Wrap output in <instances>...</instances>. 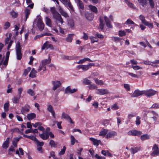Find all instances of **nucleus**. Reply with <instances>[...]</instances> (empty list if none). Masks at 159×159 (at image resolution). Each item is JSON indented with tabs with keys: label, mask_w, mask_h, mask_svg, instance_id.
<instances>
[{
	"label": "nucleus",
	"mask_w": 159,
	"mask_h": 159,
	"mask_svg": "<svg viewBox=\"0 0 159 159\" xmlns=\"http://www.w3.org/2000/svg\"><path fill=\"white\" fill-rule=\"evenodd\" d=\"M51 11L52 14L53 18L55 20L56 24L60 27L64 22L61 15L56 11L55 8L54 7H51Z\"/></svg>",
	"instance_id": "1"
},
{
	"label": "nucleus",
	"mask_w": 159,
	"mask_h": 159,
	"mask_svg": "<svg viewBox=\"0 0 159 159\" xmlns=\"http://www.w3.org/2000/svg\"><path fill=\"white\" fill-rule=\"evenodd\" d=\"M34 25L36 24L39 30L42 31L44 27V25L42 21L41 17L38 16L35 19L33 23Z\"/></svg>",
	"instance_id": "2"
},
{
	"label": "nucleus",
	"mask_w": 159,
	"mask_h": 159,
	"mask_svg": "<svg viewBox=\"0 0 159 159\" xmlns=\"http://www.w3.org/2000/svg\"><path fill=\"white\" fill-rule=\"evenodd\" d=\"M9 55L10 52L8 51L7 52L6 57H3L2 58V55L0 54V66L2 64L5 66H6L7 65L8 63Z\"/></svg>",
	"instance_id": "3"
},
{
	"label": "nucleus",
	"mask_w": 159,
	"mask_h": 159,
	"mask_svg": "<svg viewBox=\"0 0 159 159\" xmlns=\"http://www.w3.org/2000/svg\"><path fill=\"white\" fill-rule=\"evenodd\" d=\"M94 65V64L92 63H89L87 65H80L77 66V68L78 69H81L83 71H85L90 68L92 66Z\"/></svg>",
	"instance_id": "4"
},
{
	"label": "nucleus",
	"mask_w": 159,
	"mask_h": 159,
	"mask_svg": "<svg viewBox=\"0 0 159 159\" xmlns=\"http://www.w3.org/2000/svg\"><path fill=\"white\" fill-rule=\"evenodd\" d=\"M152 152L151 155L152 157H155L159 155V148L157 145L154 144L152 148Z\"/></svg>",
	"instance_id": "5"
},
{
	"label": "nucleus",
	"mask_w": 159,
	"mask_h": 159,
	"mask_svg": "<svg viewBox=\"0 0 159 159\" xmlns=\"http://www.w3.org/2000/svg\"><path fill=\"white\" fill-rule=\"evenodd\" d=\"M104 19L105 21L106 25L109 28H112V26L111 24L109 21V19L111 20H113V16L111 15H110L108 18L106 16H104Z\"/></svg>",
	"instance_id": "6"
},
{
	"label": "nucleus",
	"mask_w": 159,
	"mask_h": 159,
	"mask_svg": "<svg viewBox=\"0 0 159 159\" xmlns=\"http://www.w3.org/2000/svg\"><path fill=\"white\" fill-rule=\"evenodd\" d=\"M144 94L148 97L154 95L156 93V91L152 89L143 90Z\"/></svg>",
	"instance_id": "7"
},
{
	"label": "nucleus",
	"mask_w": 159,
	"mask_h": 159,
	"mask_svg": "<svg viewBox=\"0 0 159 159\" xmlns=\"http://www.w3.org/2000/svg\"><path fill=\"white\" fill-rule=\"evenodd\" d=\"M20 138L16 137L14 138L12 141V144L13 146L11 147V152H14L15 151V148L16 147L17 143L19 141Z\"/></svg>",
	"instance_id": "8"
},
{
	"label": "nucleus",
	"mask_w": 159,
	"mask_h": 159,
	"mask_svg": "<svg viewBox=\"0 0 159 159\" xmlns=\"http://www.w3.org/2000/svg\"><path fill=\"white\" fill-rule=\"evenodd\" d=\"M143 94V90L140 91L139 89H137L131 95V97L133 98L137 97Z\"/></svg>",
	"instance_id": "9"
},
{
	"label": "nucleus",
	"mask_w": 159,
	"mask_h": 159,
	"mask_svg": "<svg viewBox=\"0 0 159 159\" xmlns=\"http://www.w3.org/2000/svg\"><path fill=\"white\" fill-rule=\"evenodd\" d=\"M129 135L133 136H139L142 134V132L135 130H132L128 132Z\"/></svg>",
	"instance_id": "10"
},
{
	"label": "nucleus",
	"mask_w": 159,
	"mask_h": 159,
	"mask_svg": "<svg viewBox=\"0 0 159 159\" xmlns=\"http://www.w3.org/2000/svg\"><path fill=\"white\" fill-rule=\"evenodd\" d=\"M52 83L53 85L52 89L53 91H55L61 85V82L58 80L53 81Z\"/></svg>",
	"instance_id": "11"
},
{
	"label": "nucleus",
	"mask_w": 159,
	"mask_h": 159,
	"mask_svg": "<svg viewBox=\"0 0 159 159\" xmlns=\"http://www.w3.org/2000/svg\"><path fill=\"white\" fill-rule=\"evenodd\" d=\"M96 92L98 94L103 95L108 93L109 91L107 89H97Z\"/></svg>",
	"instance_id": "12"
},
{
	"label": "nucleus",
	"mask_w": 159,
	"mask_h": 159,
	"mask_svg": "<svg viewBox=\"0 0 159 159\" xmlns=\"http://www.w3.org/2000/svg\"><path fill=\"white\" fill-rule=\"evenodd\" d=\"M61 1L66 7H69L72 10H73V7L71 5L69 0H61Z\"/></svg>",
	"instance_id": "13"
},
{
	"label": "nucleus",
	"mask_w": 159,
	"mask_h": 159,
	"mask_svg": "<svg viewBox=\"0 0 159 159\" xmlns=\"http://www.w3.org/2000/svg\"><path fill=\"white\" fill-rule=\"evenodd\" d=\"M47 109L48 111L51 113L53 118L55 119L56 118L55 113L52 106L50 105H48L47 106Z\"/></svg>",
	"instance_id": "14"
},
{
	"label": "nucleus",
	"mask_w": 159,
	"mask_h": 159,
	"mask_svg": "<svg viewBox=\"0 0 159 159\" xmlns=\"http://www.w3.org/2000/svg\"><path fill=\"white\" fill-rule=\"evenodd\" d=\"M77 89H71L70 87H67L65 90V92L66 93H72L76 92L77 91Z\"/></svg>",
	"instance_id": "15"
},
{
	"label": "nucleus",
	"mask_w": 159,
	"mask_h": 159,
	"mask_svg": "<svg viewBox=\"0 0 159 159\" xmlns=\"http://www.w3.org/2000/svg\"><path fill=\"white\" fill-rule=\"evenodd\" d=\"M62 118L66 119L69 121V122L72 124L74 123L70 117L68 115H67L66 114L65 112H64L62 113Z\"/></svg>",
	"instance_id": "16"
},
{
	"label": "nucleus",
	"mask_w": 159,
	"mask_h": 159,
	"mask_svg": "<svg viewBox=\"0 0 159 159\" xmlns=\"http://www.w3.org/2000/svg\"><path fill=\"white\" fill-rule=\"evenodd\" d=\"M7 38L5 40V44H8L7 49L9 50L10 48V33H7L6 34Z\"/></svg>",
	"instance_id": "17"
},
{
	"label": "nucleus",
	"mask_w": 159,
	"mask_h": 159,
	"mask_svg": "<svg viewBox=\"0 0 159 159\" xmlns=\"http://www.w3.org/2000/svg\"><path fill=\"white\" fill-rule=\"evenodd\" d=\"M89 140L92 141L93 144L96 146H98L99 144H101V142L100 140H97L93 138H90Z\"/></svg>",
	"instance_id": "18"
},
{
	"label": "nucleus",
	"mask_w": 159,
	"mask_h": 159,
	"mask_svg": "<svg viewBox=\"0 0 159 159\" xmlns=\"http://www.w3.org/2000/svg\"><path fill=\"white\" fill-rule=\"evenodd\" d=\"M50 130V128H47L46 129L45 134H39L40 137L43 139L45 140L48 138V133H47V131Z\"/></svg>",
	"instance_id": "19"
},
{
	"label": "nucleus",
	"mask_w": 159,
	"mask_h": 159,
	"mask_svg": "<svg viewBox=\"0 0 159 159\" xmlns=\"http://www.w3.org/2000/svg\"><path fill=\"white\" fill-rule=\"evenodd\" d=\"M45 22L46 24L48 26L52 27V23L51 19L48 16H46L45 18Z\"/></svg>",
	"instance_id": "20"
},
{
	"label": "nucleus",
	"mask_w": 159,
	"mask_h": 159,
	"mask_svg": "<svg viewBox=\"0 0 159 159\" xmlns=\"http://www.w3.org/2000/svg\"><path fill=\"white\" fill-rule=\"evenodd\" d=\"M117 135L116 133L114 131L109 132L106 136L107 138H110Z\"/></svg>",
	"instance_id": "21"
},
{
	"label": "nucleus",
	"mask_w": 159,
	"mask_h": 159,
	"mask_svg": "<svg viewBox=\"0 0 159 159\" xmlns=\"http://www.w3.org/2000/svg\"><path fill=\"white\" fill-rule=\"evenodd\" d=\"M53 48L52 46L48 42H46L43 45L42 47V49L43 50L45 48H51L52 49Z\"/></svg>",
	"instance_id": "22"
},
{
	"label": "nucleus",
	"mask_w": 159,
	"mask_h": 159,
	"mask_svg": "<svg viewBox=\"0 0 159 159\" xmlns=\"http://www.w3.org/2000/svg\"><path fill=\"white\" fill-rule=\"evenodd\" d=\"M30 107L28 105H26L22 108L21 109V111L23 114L28 112L29 111Z\"/></svg>",
	"instance_id": "23"
},
{
	"label": "nucleus",
	"mask_w": 159,
	"mask_h": 159,
	"mask_svg": "<svg viewBox=\"0 0 159 159\" xmlns=\"http://www.w3.org/2000/svg\"><path fill=\"white\" fill-rule=\"evenodd\" d=\"M85 18L89 20H91L93 18V15L91 13H89L88 12H85Z\"/></svg>",
	"instance_id": "24"
},
{
	"label": "nucleus",
	"mask_w": 159,
	"mask_h": 159,
	"mask_svg": "<svg viewBox=\"0 0 159 159\" xmlns=\"http://www.w3.org/2000/svg\"><path fill=\"white\" fill-rule=\"evenodd\" d=\"M58 9L59 11L63 16L66 18L68 17L69 16L68 14L66 12L64 11L60 6L59 7Z\"/></svg>",
	"instance_id": "25"
},
{
	"label": "nucleus",
	"mask_w": 159,
	"mask_h": 159,
	"mask_svg": "<svg viewBox=\"0 0 159 159\" xmlns=\"http://www.w3.org/2000/svg\"><path fill=\"white\" fill-rule=\"evenodd\" d=\"M30 10L27 8H26L25 10V18L24 20L26 21L29 15L30 14Z\"/></svg>",
	"instance_id": "26"
},
{
	"label": "nucleus",
	"mask_w": 159,
	"mask_h": 159,
	"mask_svg": "<svg viewBox=\"0 0 159 159\" xmlns=\"http://www.w3.org/2000/svg\"><path fill=\"white\" fill-rule=\"evenodd\" d=\"M9 145V138H7L6 141L4 142L3 145L2 147L3 148L6 149L8 147Z\"/></svg>",
	"instance_id": "27"
},
{
	"label": "nucleus",
	"mask_w": 159,
	"mask_h": 159,
	"mask_svg": "<svg viewBox=\"0 0 159 159\" xmlns=\"http://www.w3.org/2000/svg\"><path fill=\"white\" fill-rule=\"evenodd\" d=\"M46 66L44 65L43 64L40 63L39 65V68H38V71L39 72L41 70H43V71H45L46 70Z\"/></svg>",
	"instance_id": "28"
},
{
	"label": "nucleus",
	"mask_w": 159,
	"mask_h": 159,
	"mask_svg": "<svg viewBox=\"0 0 159 159\" xmlns=\"http://www.w3.org/2000/svg\"><path fill=\"white\" fill-rule=\"evenodd\" d=\"M108 132V130L107 129H102L100 131L99 135L104 137L107 134Z\"/></svg>",
	"instance_id": "29"
},
{
	"label": "nucleus",
	"mask_w": 159,
	"mask_h": 159,
	"mask_svg": "<svg viewBox=\"0 0 159 159\" xmlns=\"http://www.w3.org/2000/svg\"><path fill=\"white\" fill-rule=\"evenodd\" d=\"M37 72L34 68L32 69L30 75L29 77L32 78L36 77V75Z\"/></svg>",
	"instance_id": "30"
},
{
	"label": "nucleus",
	"mask_w": 159,
	"mask_h": 159,
	"mask_svg": "<svg viewBox=\"0 0 159 159\" xmlns=\"http://www.w3.org/2000/svg\"><path fill=\"white\" fill-rule=\"evenodd\" d=\"M92 61L88 58H85L84 59L80 60L78 61L77 62V63L78 64H82L84 63L86 61Z\"/></svg>",
	"instance_id": "31"
},
{
	"label": "nucleus",
	"mask_w": 159,
	"mask_h": 159,
	"mask_svg": "<svg viewBox=\"0 0 159 159\" xmlns=\"http://www.w3.org/2000/svg\"><path fill=\"white\" fill-rule=\"evenodd\" d=\"M21 97L17 96H14L12 99V101L14 103H17L19 101V99Z\"/></svg>",
	"instance_id": "32"
},
{
	"label": "nucleus",
	"mask_w": 159,
	"mask_h": 159,
	"mask_svg": "<svg viewBox=\"0 0 159 159\" xmlns=\"http://www.w3.org/2000/svg\"><path fill=\"white\" fill-rule=\"evenodd\" d=\"M150 136L148 134H144L141 135L140 137L141 139L142 140H145L148 139L150 138Z\"/></svg>",
	"instance_id": "33"
},
{
	"label": "nucleus",
	"mask_w": 159,
	"mask_h": 159,
	"mask_svg": "<svg viewBox=\"0 0 159 159\" xmlns=\"http://www.w3.org/2000/svg\"><path fill=\"white\" fill-rule=\"evenodd\" d=\"M74 35L73 34H69L66 38V41L69 43L71 42L73 39V37Z\"/></svg>",
	"instance_id": "34"
},
{
	"label": "nucleus",
	"mask_w": 159,
	"mask_h": 159,
	"mask_svg": "<svg viewBox=\"0 0 159 159\" xmlns=\"http://www.w3.org/2000/svg\"><path fill=\"white\" fill-rule=\"evenodd\" d=\"M139 150V147H135L134 148H132L130 150V152L131 154H134L136 153Z\"/></svg>",
	"instance_id": "35"
},
{
	"label": "nucleus",
	"mask_w": 159,
	"mask_h": 159,
	"mask_svg": "<svg viewBox=\"0 0 159 159\" xmlns=\"http://www.w3.org/2000/svg\"><path fill=\"white\" fill-rule=\"evenodd\" d=\"M36 117V115L34 113H31L27 115V117L29 120H31Z\"/></svg>",
	"instance_id": "36"
},
{
	"label": "nucleus",
	"mask_w": 159,
	"mask_h": 159,
	"mask_svg": "<svg viewBox=\"0 0 159 159\" xmlns=\"http://www.w3.org/2000/svg\"><path fill=\"white\" fill-rule=\"evenodd\" d=\"M20 27V25L19 24H17L16 25H15L14 26V30L15 31H16L15 32V35L16 36L18 35V32L17 31L19 29V27Z\"/></svg>",
	"instance_id": "37"
},
{
	"label": "nucleus",
	"mask_w": 159,
	"mask_h": 159,
	"mask_svg": "<svg viewBox=\"0 0 159 159\" xmlns=\"http://www.w3.org/2000/svg\"><path fill=\"white\" fill-rule=\"evenodd\" d=\"M27 93L30 95L32 96L35 95V93L34 91L31 89H29L27 90Z\"/></svg>",
	"instance_id": "38"
},
{
	"label": "nucleus",
	"mask_w": 159,
	"mask_h": 159,
	"mask_svg": "<svg viewBox=\"0 0 159 159\" xmlns=\"http://www.w3.org/2000/svg\"><path fill=\"white\" fill-rule=\"evenodd\" d=\"M151 113L153 115V116H152L151 118L153 119V121L155 122L157 120V117L158 116V115L154 111H152Z\"/></svg>",
	"instance_id": "39"
},
{
	"label": "nucleus",
	"mask_w": 159,
	"mask_h": 159,
	"mask_svg": "<svg viewBox=\"0 0 159 159\" xmlns=\"http://www.w3.org/2000/svg\"><path fill=\"white\" fill-rule=\"evenodd\" d=\"M89 8L93 11L95 13L97 12L98 10L97 8L94 6L91 5H90L88 6Z\"/></svg>",
	"instance_id": "40"
},
{
	"label": "nucleus",
	"mask_w": 159,
	"mask_h": 159,
	"mask_svg": "<svg viewBox=\"0 0 159 159\" xmlns=\"http://www.w3.org/2000/svg\"><path fill=\"white\" fill-rule=\"evenodd\" d=\"M26 2L28 7H30L31 8L33 7L34 3H32L31 0H26Z\"/></svg>",
	"instance_id": "41"
},
{
	"label": "nucleus",
	"mask_w": 159,
	"mask_h": 159,
	"mask_svg": "<svg viewBox=\"0 0 159 159\" xmlns=\"http://www.w3.org/2000/svg\"><path fill=\"white\" fill-rule=\"evenodd\" d=\"M95 83L100 85H102L104 84V82L101 80H99L98 79L94 78V79Z\"/></svg>",
	"instance_id": "42"
},
{
	"label": "nucleus",
	"mask_w": 159,
	"mask_h": 159,
	"mask_svg": "<svg viewBox=\"0 0 159 159\" xmlns=\"http://www.w3.org/2000/svg\"><path fill=\"white\" fill-rule=\"evenodd\" d=\"M138 2L143 7H145L147 4L146 0H138Z\"/></svg>",
	"instance_id": "43"
},
{
	"label": "nucleus",
	"mask_w": 159,
	"mask_h": 159,
	"mask_svg": "<svg viewBox=\"0 0 159 159\" xmlns=\"http://www.w3.org/2000/svg\"><path fill=\"white\" fill-rule=\"evenodd\" d=\"M50 61L51 60L49 58L48 59H46L42 61L41 63L46 66L47 64L49 63L50 62Z\"/></svg>",
	"instance_id": "44"
},
{
	"label": "nucleus",
	"mask_w": 159,
	"mask_h": 159,
	"mask_svg": "<svg viewBox=\"0 0 159 159\" xmlns=\"http://www.w3.org/2000/svg\"><path fill=\"white\" fill-rule=\"evenodd\" d=\"M62 58L63 59L71 60L73 59V57L71 56L63 55L62 56Z\"/></svg>",
	"instance_id": "45"
},
{
	"label": "nucleus",
	"mask_w": 159,
	"mask_h": 159,
	"mask_svg": "<svg viewBox=\"0 0 159 159\" xmlns=\"http://www.w3.org/2000/svg\"><path fill=\"white\" fill-rule=\"evenodd\" d=\"M9 102L7 101V103H5L4 105V108L5 111H8V108L9 106Z\"/></svg>",
	"instance_id": "46"
},
{
	"label": "nucleus",
	"mask_w": 159,
	"mask_h": 159,
	"mask_svg": "<svg viewBox=\"0 0 159 159\" xmlns=\"http://www.w3.org/2000/svg\"><path fill=\"white\" fill-rule=\"evenodd\" d=\"M70 142L71 145H73L75 142H77V141L75 139L73 136L71 135L70 136Z\"/></svg>",
	"instance_id": "47"
},
{
	"label": "nucleus",
	"mask_w": 159,
	"mask_h": 159,
	"mask_svg": "<svg viewBox=\"0 0 159 159\" xmlns=\"http://www.w3.org/2000/svg\"><path fill=\"white\" fill-rule=\"evenodd\" d=\"M20 44L19 42H17L16 44V51H21Z\"/></svg>",
	"instance_id": "48"
},
{
	"label": "nucleus",
	"mask_w": 159,
	"mask_h": 159,
	"mask_svg": "<svg viewBox=\"0 0 159 159\" xmlns=\"http://www.w3.org/2000/svg\"><path fill=\"white\" fill-rule=\"evenodd\" d=\"M66 149V147L65 146H63L62 149L61 150L60 152L58 153V155H61L64 154L65 152Z\"/></svg>",
	"instance_id": "49"
},
{
	"label": "nucleus",
	"mask_w": 159,
	"mask_h": 159,
	"mask_svg": "<svg viewBox=\"0 0 159 159\" xmlns=\"http://www.w3.org/2000/svg\"><path fill=\"white\" fill-rule=\"evenodd\" d=\"M143 63L146 65H150L152 66H154V62L150 61H143Z\"/></svg>",
	"instance_id": "50"
},
{
	"label": "nucleus",
	"mask_w": 159,
	"mask_h": 159,
	"mask_svg": "<svg viewBox=\"0 0 159 159\" xmlns=\"http://www.w3.org/2000/svg\"><path fill=\"white\" fill-rule=\"evenodd\" d=\"M31 68L30 67H29L27 69H25L24 70L23 75L24 76H26L28 74V73L31 70Z\"/></svg>",
	"instance_id": "51"
},
{
	"label": "nucleus",
	"mask_w": 159,
	"mask_h": 159,
	"mask_svg": "<svg viewBox=\"0 0 159 159\" xmlns=\"http://www.w3.org/2000/svg\"><path fill=\"white\" fill-rule=\"evenodd\" d=\"M132 68L134 70H139L142 69V67L137 65H132Z\"/></svg>",
	"instance_id": "52"
},
{
	"label": "nucleus",
	"mask_w": 159,
	"mask_h": 159,
	"mask_svg": "<svg viewBox=\"0 0 159 159\" xmlns=\"http://www.w3.org/2000/svg\"><path fill=\"white\" fill-rule=\"evenodd\" d=\"M90 38L91 40L92 43H93L94 42H97L98 41V39L96 37L91 36L90 37Z\"/></svg>",
	"instance_id": "53"
},
{
	"label": "nucleus",
	"mask_w": 159,
	"mask_h": 159,
	"mask_svg": "<svg viewBox=\"0 0 159 159\" xmlns=\"http://www.w3.org/2000/svg\"><path fill=\"white\" fill-rule=\"evenodd\" d=\"M16 52L17 59L18 60L21 59L22 57V54L21 51H16Z\"/></svg>",
	"instance_id": "54"
},
{
	"label": "nucleus",
	"mask_w": 159,
	"mask_h": 159,
	"mask_svg": "<svg viewBox=\"0 0 159 159\" xmlns=\"http://www.w3.org/2000/svg\"><path fill=\"white\" fill-rule=\"evenodd\" d=\"M35 143L38 146H40L41 147L43 145L44 143L43 142H39V141L37 139L36 141L35 142Z\"/></svg>",
	"instance_id": "55"
},
{
	"label": "nucleus",
	"mask_w": 159,
	"mask_h": 159,
	"mask_svg": "<svg viewBox=\"0 0 159 159\" xmlns=\"http://www.w3.org/2000/svg\"><path fill=\"white\" fill-rule=\"evenodd\" d=\"M53 123L54 124H56V123H57V125L58 128L59 129H62V127L61 125V121H59L58 122L57 121H53Z\"/></svg>",
	"instance_id": "56"
},
{
	"label": "nucleus",
	"mask_w": 159,
	"mask_h": 159,
	"mask_svg": "<svg viewBox=\"0 0 159 159\" xmlns=\"http://www.w3.org/2000/svg\"><path fill=\"white\" fill-rule=\"evenodd\" d=\"M125 2L126 4L130 7L134 8V5L132 3L130 2L128 0H125Z\"/></svg>",
	"instance_id": "57"
},
{
	"label": "nucleus",
	"mask_w": 159,
	"mask_h": 159,
	"mask_svg": "<svg viewBox=\"0 0 159 159\" xmlns=\"http://www.w3.org/2000/svg\"><path fill=\"white\" fill-rule=\"evenodd\" d=\"M139 19L141 20L142 23L144 24L146 22L145 20V17L142 15H140L139 16Z\"/></svg>",
	"instance_id": "58"
},
{
	"label": "nucleus",
	"mask_w": 159,
	"mask_h": 159,
	"mask_svg": "<svg viewBox=\"0 0 159 159\" xmlns=\"http://www.w3.org/2000/svg\"><path fill=\"white\" fill-rule=\"evenodd\" d=\"M23 88L22 87H20L18 88V96L21 97V94L22 91H23Z\"/></svg>",
	"instance_id": "59"
},
{
	"label": "nucleus",
	"mask_w": 159,
	"mask_h": 159,
	"mask_svg": "<svg viewBox=\"0 0 159 159\" xmlns=\"http://www.w3.org/2000/svg\"><path fill=\"white\" fill-rule=\"evenodd\" d=\"M124 87L127 91H129L130 90V86L128 84H124Z\"/></svg>",
	"instance_id": "60"
},
{
	"label": "nucleus",
	"mask_w": 159,
	"mask_h": 159,
	"mask_svg": "<svg viewBox=\"0 0 159 159\" xmlns=\"http://www.w3.org/2000/svg\"><path fill=\"white\" fill-rule=\"evenodd\" d=\"M76 3H77V4L78 6H79V7L82 9H83L84 8V6L83 4V3L80 1H79V2H76Z\"/></svg>",
	"instance_id": "61"
},
{
	"label": "nucleus",
	"mask_w": 159,
	"mask_h": 159,
	"mask_svg": "<svg viewBox=\"0 0 159 159\" xmlns=\"http://www.w3.org/2000/svg\"><path fill=\"white\" fill-rule=\"evenodd\" d=\"M100 24H99V28L101 29H102L103 28L104 24L103 20L101 19L100 18Z\"/></svg>",
	"instance_id": "62"
},
{
	"label": "nucleus",
	"mask_w": 159,
	"mask_h": 159,
	"mask_svg": "<svg viewBox=\"0 0 159 159\" xmlns=\"http://www.w3.org/2000/svg\"><path fill=\"white\" fill-rule=\"evenodd\" d=\"M145 25L147 26L150 28H152L153 27V24L152 23H150L146 21L144 24Z\"/></svg>",
	"instance_id": "63"
},
{
	"label": "nucleus",
	"mask_w": 159,
	"mask_h": 159,
	"mask_svg": "<svg viewBox=\"0 0 159 159\" xmlns=\"http://www.w3.org/2000/svg\"><path fill=\"white\" fill-rule=\"evenodd\" d=\"M111 108L113 110H116L119 108V107L116 104H115L112 106Z\"/></svg>",
	"instance_id": "64"
}]
</instances>
